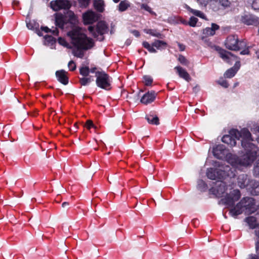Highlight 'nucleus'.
Returning <instances> with one entry per match:
<instances>
[{
  "label": "nucleus",
  "instance_id": "f257e3e1",
  "mask_svg": "<svg viewBox=\"0 0 259 259\" xmlns=\"http://www.w3.org/2000/svg\"><path fill=\"white\" fill-rule=\"evenodd\" d=\"M251 138L246 141L247 147H243L246 152L240 157L229 153L227 155L226 158L228 163L233 167L240 169L242 167H247L251 165L256 157L257 151L255 145L250 142Z\"/></svg>",
  "mask_w": 259,
  "mask_h": 259
},
{
  "label": "nucleus",
  "instance_id": "f03ea898",
  "mask_svg": "<svg viewBox=\"0 0 259 259\" xmlns=\"http://www.w3.org/2000/svg\"><path fill=\"white\" fill-rule=\"evenodd\" d=\"M71 44L74 49L72 51L73 55L77 58H83V51L93 48L95 45L93 39L79 30H74L69 33Z\"/></svg>",
  "mask_w": 259,
  "mask_h": 259
},
{
  "label": "nucleus",
  "instance_id": "7ed1b4c3",
  "mask_svg": "<svg viewBox=\"0 0 259 259\" xmlns=\"http://www.w3.org/2000/svg\"><path fill=\"white\" fill-rule=\"evenodd\" d=\"M259 210V205L257 208L255 204V200L251 197H244L236 205L230 210V214L236 218L237 215L244 212L246 214H250ZM259 214V211L257 212Z\"/></svg>",
  "mask_w": 259,
  "mask_h": 259
},
{
  "label": "nucleus",
  "instance_id": "20e7f679",
  "mask_svg": "<svg viewBox=\"0 0 259 259\" xmlns=\"http://www.w3.org/2000/svg\"><path fill=\"white\" fill-rule=\"evenodd\" d=\"M230 135H224L222 141L231 147L235 146L236 144V140L241 139V145L243 147H247L246 143L251 138V134L246 128H243L240 131L237 130L232 129L230 130Z\"/></svg>",
  "mask_w": 259,
  "mask_h": 259
},
{
  "label": "nucleus",
  "instance_id": "39448f33",
  "mask_svg": "<svg viewBox=\"0 0 259 259\" xmlns=\"http://www.w3.org/2000/svg\"><path fill=\"white\" fill-rule=\"evenodd\" d=\"M225 45L226 48L230 50L239 51L242 50L240 52L241 55H247L249 53L246 41H239L237 36L235 35L228 36L226 39Z\"/></svg>",
  "mask_w": 259,
  "mask_h": 259
},
{
  "label": "nucleus",
  "instance_id": "423d86ee",
  "mask_svg": "<svg viewBox=\"0 0 259 259\" xmlns=\"http://www.w3.org/2000/svg\"><path fill=\"white\" fill-rule=\"evenodd\" d=\"M220 168H208L206 172L207 178L211 180L222 179L226 176L234 177L235 174L232 170L229 165L223 166L222 164L221 166L219 165Z\"/></svg>",
  "mask_w": 259,
  "mask_h": 259
},
{
  "label": "nucleus",
  "instance_id": "0eeeda50",
  "mask_svg": "<svg viewBox=\"0 0 259 259\" xmlns=\"http://www.w3.org/2000/svg\"><path fill=\"white\" fill-rule=\"evenodd\" d=\"M88 30L94 38L102 41L104 39V35L108 32V27L105 22L100 21L97 23L96 26H90Z\"/></svg>",
  "mask_w": 259,
  "mask_h": 259
},
{
  "label": "nucleus",
  "instance_id": "6e6552de",
  "mask_svg": "<svg viewBox=\"0 0 259 259\" xmlns=\"http://www.w3.org/2000/svg\"><path fill=\"white\" fill-rule=\"evenodd\" d=\"M96 84L97 87L106 90L111 88L112 78L105 72L98 71L96 72Z\"/></svg>",
  "mask_w": 259,
  "mask_h": 259
},
{
  "label": "nucleus",
  "instance_id": "1a4fd4ad",
  "mask_svg": "<svg viewBox=\"0 0 259 259\" xmlns=\"http://www.w3.org/2000/svg\"><path fill=\"white\" fill-rule=\"evenodd\" d=\"M240 191L238 189H234L231 191L229 194H227L221 201L224 204L228 206H233L235 203L240 199Z\"/></svg>",
  "mask_w": 259,
  "mask_h": 259
},
{
  "label": "nucleus",
  "instance_id": "9d476101",
  "mask_svg": "<svg viewBox=\"0 0 259 259\" xmlns=\"http://www.w3.org/2000/svg\"><path fill=\"white\" fill-rule=\"evenodd\" d=\"M50 7L54 11H58L61 9H69L71 5L68 0H56L51 2Z\"/></svg>",
  "mask_w": 259,
  "mask_h": 259
},
{
  "label": "nucleus",
  "instance_id": "9b49d317",
  "mask_svg": "<svg viewBox=\"0 0 259 259\" xmlns=\"http://www.w3.org/2000/svg\"><path fill=\"white\" fill-rule=\"evenodd\" d=\"M217 187L210 189V192L217 197H221L226 190V185L225 182L218 181L216 182Z\"/></svg>",
  "mask_w": 259,
  "mask_h": 259
},
{
  "label": "nucleus",
  "instance_id": "f8f14e48",
  "mask_svg": "<svg viewBox=\"0 0 259 259\" xmlns=\"http://www.w3.org/2000/svg\"><path fill=\"white\" fill-rule=\"evenodd\" d=\"M216 50L218 51L220 55V57L223 59L225 62L228 63H232L233 61L236 59V57L224 49H223L219 47H216Z\"/></svg>",
  "mask_w": 259,
  "mask_h": 259
},
{
  "label": "nucleus",
  "instance_id": "ddd939ff",
  "mask_svg": "<svg viewBox=\"0 0 259 259\" xmlns=\"http://www.w3.org/2000/svg\"><path fill=\"white\" fill-rule=\"evenodd\" d=\"M82 18L85 24H90L97 21L99 17L95 12L89 10L83 14Z\"/></svg>",
  "mask_w": 259,
  "mask_h": 259
},
{
  "label": "nucleus",
  "instance_id": "4468645a",
  "mask_svg": "<svg viewBox=\"0 0 259 259\" xmlns=\"http://www.w3.org/2000/svg\"><path fill=\"white\" fill-rule=\"evenodd\" d=\"M241 21L247 25H257L259 24V18L251 15L246 14L241 16Z\"/></svg>",
  "mask_w": 259,
  "mask_h": 259
},
{
  "label": "nucleus",
  "instance_id": "2eb2a0df",
  "mask_svg": "<svg viewBox=\"0 0 259 259\" xmlns=\"http://www.w3.org/2000/svg\"><path fill=\"white\" fill-rule=\"evenodd\" d=\"M252 179H249L247 175L241 174L238 177L237 185L240 188H246L247 189Z\"/></svg>",
  "mask_w": 259,
  "mask_h": 259
},
{
  "label": "nucleus",
  "instance_id": "dca6fc26",
  "mask_svg": "<svg viewBox=\"0 0 259 259\" xmlns=\"http://www.w3.org/2000/svg\"><path fill=\"white\" fill-rule=\"evenodd\" d=\"M156 94L154 91L148 92L141 98V102L144 104H148L153 102L156 98Z\"/></svg>",
  "mask_w": 259,
  "mask_h": 259
},
{
  "label": "nucleus",
  "instance_id": "f3484780",
  "mask_svg": "<svg viewBox=\"0 0 259 259\" xmlns=\"http://www.w3.org/2000/svg\"><path fill=\"white\" fill-rule=\"evenodd\" d=\"M247 190L253 195H259V182L252 180Z\"/></svg>",
  "mask_w": 259,
  "mask_h": 259
},
{
  "label": "nucleus",
  "instance_id": "a211bd4d",
  "mask_svg": "<svg viewBox=\"0 0 259 259\" xmlns=\"http://www.w3.org/2000/svg\"><path fill=\"white\" fill-rule=\"evenodd\" d=\"M56 75L58 81L63 84L66 85L68 83V77L66 71L64 70L57 71L56 72Z\"/></svg>",
  "mask_w": 259,
  "mask_h": 259
},
{
  "label": "nucleus",
  "instance_id": "6ab92c4d",
  "mask_svg": "<svg viewBox=\"0 0 259 259\" xmlns=\"http://www.w3.org/2000/svg\"><path fill=\"white\" fill-rule=\"evenodd\" d=\"M240 66V62L236 61L235 66L226 71L224 76L226 78H232L237 73Z\"/></svg>",
  "mask_w": 259,
  "mask_h": 259
},
{
  "label": "nucleus",
  "instance_id": "aec40b11",
  "mask_svg": "<svg viewBox=\"0 0 259 259\" xmlns=\"http://www.w3.org/2000/svg\"><path fill=\"white\" fill-rule=\"evenodd\" d=\"M175 70H176L177 73L178 74L179 76L186 81H189L191 79V77L189 73L187 72V71L181 67V66H176L175 67Z\"/></svg>",
  "mask_w": 259,
  "mask_h": 259
},
{
  "label": "nucleus",
  "instance_id": "412c9836",
  "mask_svg": "<svg viewBox=\"0 0 259 259\" xmlns=\"http://www.w3.org/2000/svg\"><path fill=\"white\" fill-rule=\"evenodd\" d=\"M245 222L247 223L249 228L251 229L255 228L259 226V220L255 217L251 216L245 219Z\"/></svg>",
  "mask_w": 259,
  "mask_h": 259
},
{
  "label": "nucleus",
  "instance_id": "4be33fe9",
  "mask_svg": "<svg viewBox=\"0 0 259 259\" xmlns=\"http://www.w3.org/2000/svg\"><path fill=\"white\" fill-rule=\"evenodd\" d=\"M219 26L215 23H212L211 27H207L203 30V34L207 36H212L215 33V31L219 29Z\"/></svg>",
  "mask_w": 259,
  "mask_h": 259
},
{
  "label": "nucleus",
  "instance_id": "5701e85b",
  "mask_svg": "<svg viewBox=\"0 0 259 259\" xmlns=\"http://www.w3.org/2000/svg\"><path fill=\"white\" fill-rule=\"evenodd\" d=\"M55 23L56 26L63 29L66 23L64 16L61 14H57L55 17Z\"/></svg>",
  "mask_w": 259,
  "mask_h": 259
},
{
  "label": "nucleus",
  "instance_id": "b1692460",
  "mask_svg": "<svg viewBox=\"0 0 259 259\" xmlns=\"http://www.w3.org/2000/svg\"><path fill=\"white\" fill-rule=\"evenodd\" d=\"M185 8H186V9L189 12H190L191 13H192L194 15H195L196 16H197V17H200L201 18H202V19H205V15L202 12H201V11H200L199 10H196L193 9L191 8L188 5H186Z\"/></svg>",
  "mask_w": 259,
  "mask_h": 259
},
{
  "label": "nucleus",
  "instance_id": "393cba45",
  "mask_svg": "<svg viewBox=\"0 0 259 259\" xmlns=\"http://www.w3.org/2000/svg\"><path fill=\"white\" fill-rule=\"evenodd\" d=\"M153 46L157 50L165 49L167 47V44L164 41L156 40L153 42Z\"/></svg>",
  "mask_w": 259,
  "mask_h": 259
},
{
  "label": "nucleus",
  "instance_id": "a878e982",
  "mask_svg": "<svg viewBox=\"0 0 259 259\" xmlns=\"http://www.w3.org/2000/svg\"><path fill=\"white\" fill-rule=\"evenodd\" d=\"M79 83L81 85L85 86L89 85L93 80L91 76L82 77L79 78Z\"/></svg>",
  "mask_w": 259,
  "mask_h": 259
},
{
  "label": "nucleus",
  "instance_id": "bb28decb",
  "mask_svg": "<svg viewBox=\"0 0 259 259\" xmlns=\"http://www.w3.org/2000/svg\"><path fill=\"white\" fill-rule=\"evenodd\" d=\"M95 8L99 12L104 11V2L102 0H95L94 3Z\"/></svg>",
  "mask_w": 259,
  "mask_h": 259
},
{
  "label": "nucleus",
  "instance_id": "cd10ccee",
  "mask_svg": "<svg viewBox=\"0 0 259 259\" xmlns=\"http://www.w3.org/2000/svg\"><path fill=\"white\" fill-rule=\"evenodd\" d=\"M90 69L89 66H82L79 68V73L82 77L90 76Z\"/></svg>",
  "mask_w": 259,
  "mask_h": 259
},
{
  "label": "nucleus",
  "instance_id": "c85d7f7f",
  "mask_svg": "<svg viewBox=\"0 0 259 259\" xmlns=\"http://www.w3.org/2000/svg\"><path fill=\"white\" fill-rule=\"evenodd\" d=\"M130 6V3L127 1H122L118 5V10L120 12H123L125 11Z\"/></svg>",
  "mask_w": 259,
  "mask_h": 259
},
{
  "label": "nucleus",
  "instance_id": "c756f323",
  "mask_svg": "<svg viewBox=\"0 0 259 259\" xmlns=\"http://www.w3.org/2000/svg\"><path fill=\"white\" fill-rule=\"evenodd\" d=\"M146 118L148 122L150 124L158 125L159 123V119L157 116L148 115Z\"/></svg>",
  "mask_w": 259,
  "mask_h": 259
},
{
  "label": "nucleus",
  "instance_id": "7c9ffc66",
  "mask_svg": "<svg viewBox=\"0 0 259 259\" xmlns=\"http://www.w3.org/2000/svg\"><path fill=\"white\" fill-rule=\"evenodd\" d=\"M143 46L146 49L148 50V51L150 53H155L157 52L156 50L154 48V46H153V43L152 45H150L147 41H144L143 42Z\"/></svg>",
  "mask_w": 259,
  "mask_h": 259
},
{
  "label": "nucleus",
  "instance_id": "2f4dec72",
  "mask_svg": "<svg viewBox=\"0 0 259 259\" xmlns=\"http://www.w3.org/2000/svg\"><path fill=\"white\" fill-rule=\"evenodd\" d=\"M144 32L147 34H149L152 36H156L157 37L161 38V34L158 32H157L156 30L151 29H145Z\"/></svg>",
  "mask_w": 259,
  "mask_h": 259
},
{
  "label": "nucleus",
  "instance_id": "473e14b6",
  "mask_svg": "<svg viewBox=\"0 0 259 259\" xmlns=\"http://www.w3.org/2000/svg\"><path fill=\"white\" fill-rule=\"evenodd\" d=\"M223 151L222 146H218L215 148L213 149V153L214 156L217 157V158L221 159L222 158V156L220 155V152L222 153V151Z\"/></svg>",
  "mask_w": 259,
  "mask_h": 259
},
{
  "label": "nucleus",
  "instance_id": "72a5a7b5",
  "mask_svg": "<svg viewBox=\"0 0 259 259\" xmlns=\"http://www.w3.org/2000/svg\"><path fill=\"white\" fill-rule=\"evenodd\" d=\"M212 1L215 2L219 5L223 7L224 8H227L230 6V3L228 0H211Z\"/></svg>",
  "mask_w": 259,
  "mask_h": 259
},
{
  "label": "nucleus",
  "instance_id": "f704fd0d",
  "mask_svg": "<svg viewBox=\"0 0 259 259\" xmlns=\"http://www.w3.org/2000/svg\"><path fill=\"white\" fill-rule=\"evenodd\" d=\"M143 79L145 84L147 86L151 85L153 82V79L149 76H144Z\"/></svg>",
  "mask_w": 259,
  "mask_h": 259
},
{
  "label": "nucleus",
  "instance_id": "c9c22d12",
  "mask_svg": "<svg viewBox=\"0 0 259 259\" xmlns=\"http://www.w3.org/2000/svg\"><path fill=\"white\" fill-rule=\"evenodd\" d=\"M255 250L256 254H251L249 256V259H259V243L258 244H255Z\"/></svg>",
  "mask_w": 259,
  "mask_h": 259
},
{
  "label": "nucleus",
  "instance_id": "e433bc0d",
  "mask_svg": "<svg viewBox=\"0 0 259 259\" xmlns=\"http://www.w3.org/2000/svg\"><path fill=\"white\" fill-rule=\"evenodd\" d=\"M178 60L182 64L188 66L189 62L184 56L180 55Z\"/></svg>",
  "mask_w": 259,
  "mask_h": 259
},
{
  "label": "nucleus",
  "instance_id": "4c0bfd02",
  "mask_svg": "<svg viewBox=\"0 0 259 259\" xmlns=\"http://www.w3.org/2000/svg\"><path fill=\"white\" fill-rule=\"evenodd\" d=\"M206 184L203 180H199L198 181V188L201 191L205 190L206 189Z\"/></svg>",
  "mask_w": 259,
  "mask_h": 259
},
{
  "label": "nucleus",
  "instance_id": "58836bf2",
  "mask_svg": "<svg viewBox=\"0 0 259 259\" xmlns=\"http://www.w3.org/2000/svg\"><path fill=\"white\" fill-rule=\"evenodd\" d=\"M80 7L86 8L90 3V0H77Z\"/></svg>",
  "mask_w": 259,
  "mask_h": 259
},
{
  "label": "nucleus",
  "instance_id": "ea45409f",
  "mask_svg": "<svg viewBox=\"0 0 259 259\" xmlns=\"http://www.w3.org/2000/svg\"><path fill=\"white\" fill-rule=\"evenodd\" d=\"M198 21V19L194 17H191L190 18V20L189 21V25L191 26L194 27L196 26V24Z\"/></svg>",
  "mask_w": 259,
  "mask_h": 259
},
{
  "label": "nucleus",
  "instance_id": "a19ab883",
  "mask_svg": "<svg viewBox=\"0 0 259 259\" xmlns=\"http://www.w3.org/2000/svg\"><path fill=\"white\" fill-rule=\"evenodd\" d=\"M254 175L259 176V159L257 161L253 169Z\"/></svg>",
  "mask_w": 259,
  "mask_h": 259
},
{
  "label": "nucleus",
  "instance_id": "79ce46f5",
  "mask_svg": "<svg viewBox=\"0 0 259 259\" xmlns=\"http://www.w3.org/2000/svg\"><path fill=\"white\" fill-rule=\"evenodd\" d=\"M68 66L70 71H74L76 69V64L73 61H70L69 62Z\"/></svg>",
  "mask_w": 259,
  "mask_h": 259
},
{
  "label": "nucleus",
  "instance_id": "37998d69",
  "mask_svg": "<svg viewBox=\"0 0 259 259\" xmlns=\"http://www.w3.org/2000/svg\"><path fill=\"white\" fill-rule=\"evenodd\" d=\"M252 7L254 10H259V0H254L252 4Z\"/></svg>",
  "mask_w": 259,
  "mask_h": 259
},
{
  "label": "nucleus",
  "instance_id": "c03bdc74",
  "mask_svg": "<svg viewBox=\"0 0 259 259\" xmlns=\"http://www.w3.org/2000/svg\"><path fill=\"white\" fill-rule=\"evenodd\" d=\"M59 44L62 45V46L68 47V42L63 38L60 37L58 39Z\"/></svg>",
  "mask_w": 259,
  "mask_h": 259
},
{
  "label": "nucleus",
  "instance_id": "a18cd8bd",
  "mask_svg": "<svg viewBox=\"0 0 259 259\" xmlns=\"http://www.w3.org/2000/svg\"><path fill=\"white\" fill-rule=\"evenodd\" d=\"M94 125L92 122V121L89 120H87L85 123V127L90 130L92 127H94Z\"/></svg>",
  "mask_w": 259,
  "mask_h": 259
},
{
  "label": "nucleus",
  "instance_id": "49530a36",
  "mask_svg": "<svg viewBox=\"0 0 259 259\" xmlns=\"http://www.w3.org/2000/svg\"><path fill=\"white\" fill-rule=\"evenodd\" d=\"M219 83L224 88H228L229 84L226 80H222L219 81Z\"/></svg>",
  "mask_w": 259,
  "mask_h": 259
},
{
  "label": "nucleus",
  "instance_id": "de8ad7c7",
  "mask_svg": "<svg viewBox=\"0 0 259 259\" xmlns=\"http://www.w3.org/2000/svg\"><path fill=\"white\" fill-rule=\"evenodd\" d=\"M179 49L180 51H184L185 50V46L182 44L177 42Z\"/></svg>",
  "mask_w": 259,
  "mask_h": 259
},
{
  "label": "nucleus",
  "instance_id": "09e8293b",
  "mask_svg": "<svg viewBox=\"0 0 259 259\" xmlns=\"http://www.w3.org/2000/svg\"><path fill=\"white\" fill-rule=\"evenodd\" d=\"M27 27L28 29L31 30H33L34 29V24L31 22L27 23Z\"/></svg>",
  "mask_w": 259,
  "mask_h": 259
},
{
  "label": "nucleus",
  "instance_id": "8fccbe9b",
  "mask_svg": "<svg viewBox=\"0 0 259 259\" xmlns=\"http://www.w3.org/2000/svg\"><path fill=\"white\" fill-rule=\"evenodd\" d=\"M142 8L147 11L151 12V8L147 5H142Z\"/></svg>",
  "mask_w": 259,
  "mask_h": 259
},
{
  "label": "nucleus",
  "instance_id": "3c124183",
  "mask_svg": "<svg viewBox=\"0 0 259 259\" xmlns=\"http://www.w3.org/2000/svg\"><path fill=\"white\" fill-rule=\"evenodd\" d=\"M41 29L47 33L50 32L51 31V29H49L47 27H41Z\"/></svg>",
  "mask_w": 259,
  "mask_h": 259
},
{
  "label": "nucleus",
  "instance_id": "603ef678",
  "mask_svg": "<svg viewBox=\"0 0 259 259\" xmlns=\"http://www.w3.org/2000/svg\"><path fill=\"white\" fill-rule=\"evenodd\" d=\"M45 38L47 40L49 41H55L54 38L51 36H46Z\"/></svg>",
  "mask_w": 259,
  "mask_h": 259
},
{
  "label": "nucleus",
  "instance_id": "864d4df0",
  "mask_svg": "<svg viewBox=\"0 0 259 259\" xmlns=\"http://www.w3.org/2000/svg\"><path fill=\"white\" fill-rule=\"evenodd\" d=\"M50 32H51L54 35L57 36L58 35L59 31H58V29L56 28L55 29H54L53 30H51V31Z\"/></svg>",
  "mask_w": 259,
  "mask_h": 259
},
{
  "label": "nucleus",
  "instance_id": "5fc2aeb1",
  "mask_svg": "<svg viewBox=\"0 0 259 259\" xmlns=\"http://www.w3.org/2000/svg\"><path fill=\"white\" fill-rule=\"evenodd\" d=\"M19 3L18 1H14L13 2V6L14 9H16V7L18 6Z\"/></svg>",
  "mask_w": 259,
  "mask_h": 259
},
{
  "label": "nucleus",
  "instance_id": "6e6d98bb",
  "mask_svg": "<svg viewBox=\"0 0 259 259\" xmlns=\"http://www.w3.org/2000/svg\"><path fill=\"white\" fill-rule=\"evenodd\" d=\"M133 34H134V35H135L137 37H139L140 36V33L137 30H134L133 32Z\"/></svg>",
  "mask_w": 259,
  "mask_h": 259
},
{
  "label": "nucleus",
  "instance_id": "4d7b16f0",
  "mask_svg": "<svg viewBox=\"0 0 259 259\" xmlns=\"http://www.w3.org/2000/svg\"><path fill=\"white\" fill-rule=\"evenodd\" d=\"M69 203L67 202H64L62 204V207L65 208L69 205Z\"/></svg>",
  "mask_w": 259,
  "mask_h": 259
},
{
  "label": "nucleus",
  "instance_id": "13d9d810",
  "mask_svg": "<svg viewBox=\"0 0 259 259\" xmlns=\"http://www.w3.org/2000/svg\"><path fill=\"white\" fill-rule=\"evenodd\" d=\"M96 67H94V68H92L90 69V72H92V73H95L97 72L96 71Z\"/></svg>",
  "mask_w": 259,
  "mask_h": 259
},
{
  "label": "nucleus",
  "instance_id": "bf43d9fd",
  "mask_svg": "<svg viewBox=\"0 0 259 259\" xmlns=\"http://www.w3.org/2000/svg\"><path fill=\"white\" fill-rule=\"evenodd\" d=\"M69 15L72 19L75 17V15L73 12H69Z\"/></svg>",
  "mask_w": 259,
  "mask_h": 259
},
{
  "label": "nucleus",
  "instance_id": "052dcab7",
  "mask_svg": "<svg viewBox=\"0 0 259 259\" xmlns=\"http://www.w3.org/2000/svg\"><path fill=\"white\" fill-rule=\"evenodd\" d=\"M256 54L258 58H259V50L256 52Z\"/></svg>",
  "mask_w": 259,
  "mask_h": 259
},
{
  "label": "nucleus",
  "instance_id": "680f3d73",
  "mask_svg": "<svg viewBox=\"0 0 259 259\" xmlns=\"http://www.w3.org/2000/svg\"><path fill=\"white\" fill-rule=\"evenodd\" d=\"M37 34H38V35H39V36L42 35V34H41V32H40V31L39 30H38V31H37Z\"/></svg>",
  "mask_w": 259,
  "mask_h": 259
},
{
  "label": "nucleus",
  "instance_id": "e2e57ef3",
  "mask_svg": "<svg viewBox=\"0 0 259 259\" xmlns=\"http://www.w3.org/2000/svg\"><path fill=\"white\" fill-rule=\"evenodd\" d=\"M113 1L115 3H117L120 1V0H113Z\"/></svg>",
  "mask_w": 259,
  "mask_h": 259
},
{
  "label": "nucleus",
  "instance_id": "0e129e2a",
  "mask_svg": "<svg viewBox=\"0 0 259 259\" xmlns=\"http://www.w3.org/2000/svg\"><path fill=\"white\" fill-rule=\"evenodd\" d=\"M257 131L259 132V126L257 127ZM258 142H259V137L258 138Z\"/></svg>",
  "mask_w": 259,
  "mask_h": 259
},
{
  "label": "nucleus",
  "instance_id": "69168bd1",
  "mask_svg": "<svg viewBox=\"0 0 259 259\" xmlns=\"http://www.w3.org/2000/svg\"><path fill=\"white\" fill-rule=\"evenodd\" d=\"M144 53H145V54H146L147 52H144Z\"/></svg>",
  "mask_w": 259,
  "mask_h": 259
}]
</instances>
